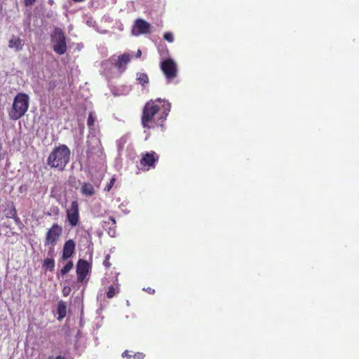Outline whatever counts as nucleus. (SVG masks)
Returning <instances> with one entry per match:
<instances>
[{"instance_id": "nucleus-1", "label": "nucleus", "mask_w": 359, "mask_h": 359, "mask_svg": "<svg viewBox=\"0 0 359 359\" xmlns=\"http://www.w3.org/2000/svg\"><path fill=\"white\" fill-rule=\"evenodd\" d=\"M171 104L168 101L157 98L150 100L144 106L141 116L143 128L151 129L163 127L170 111Z\"/></svg>"}, {"instance_id": "nucleus-2", "label": "nucleus", "mask_w": 359, "mask_h": 359, "mask_svg": "<svg viewBox=\"0 0 359 359\" xmlns=\"http://www.w3.org/2000/svg\"><path fill=\"white\" fill-rule=\"evenodd\" d=\"M71 151L65 144L55 147L47 158V164L51 168L63 171L70 160Z\"/></svg>"}, {"instance_id": "nucleus-3", "label": "nucleus", "mask_w": 359, "mask_h": 359, "mask_svg": "<svg viewBox=\"0 0 359 359\" xmlns=\"http://www.w3.org/2000/svg\"><path fill=\"white\" fill-rule=\"evenodd\" d=\"M29 104V96L25 93H18L13 100L12 107L8 112L11 119L18 120L27 111Z\"/></svg>"}, {"instance_id": "nucleus-4", "label": "nucleus", "mask_w": 359, "mask_h": 359, "mask_svg": "<svg viewBox=\"0 0 359 359\" xmlns=\"http://www.w3.org/2000/svg\"><path fill=\"white\" fill-rule=\"evenodd\" d=\"M50 40L53 43V50L59 54L63 55L67 51V41L65 32L60 27H55L50 34Z\"/></svg>"}, {"instance_id": "nucleus-5", "label": "nucleus", "mask_w": 359, "mask_h": 359, "mask_svg": "<svg viewBox=\"0 0 359 359\" xmlns=\"http://www.w3.org/2000/svg\"><path fill=\"white\" fill-rule=\"evenodd\" d=\"M160 67L168 83L172 82L177 76V66L172 59L168 58L163 60Z\"/></svg>"}, {"instance_id": "nucleus-6", "label": "nucleus", "mask_w": 359, "mask_h": 359, "mask_svg": "<svg viewBox=\"0 0 359 359\" xmlns=\"http://www.w3.org/2000/svg\"><path fill=\"white\" fill-rule=\"evenodd\" d=\"M62 233V228L58 224H53V226L48 230L45 241L44 245L55 246L60 237L61 236Z\"/></svg>"}, {"instance_id": "nucleus-7", "label": "nucleus", "mask_w": 359, "mask_h": 359, "mask_svg": "<svg viewBox=\"0 0 359 359\" xmlns=\"http://www.w3.org/2000/svg\"><path fill=\"white\" fill-rule=\"evenodd\" d=\"M159 160V156L154 151L145 152L142 154V157L140 161V165L142 169L149 170L150 168H154L156 163Z\"/></svg>"}, {"instance_id": "nucleus-8", "label": "nucleus", "mask_w": 359, "mask_h": 359, "mask_svg": "<svg viewBox=\"0 0 359 359\" xmlns=\"http://www.w3.org/2000/svg\"><path fill=\"white\" fill-rule=\"evenodd\" d=\"M67 219L72 226H76L79 221V208L77 201H73L67 210Z\"/></svg>"}, {"instance_id": "nucleus-9", "label": "nucleus", "mask_w": 359, "mask_h": 359, "mask_svg": "<svg viewBox=\"0 0 359 359\" xmlns=\"http://www.w3.org/2000/svg\"><path fill=\"white\" fill-rule=\"evenodd\" d=\"M151 32V26L147 21L142 19H137L135 21L134 26L132 29V34L134 36L140 34H150Z\"/></svg>"}, {"instance_id": "nucleus-10", "label": "nucleus", "mask_w": 359, "mask_h": 359, "mask_svg": "<svg viewBox=\"0 0 359 359\" xmlns=\"http://www.w3.org/2000/svg\"><path fill=\"white\" fill-rule=\"evenodd\" d=\"M90 269V265L86 260L80 259L78 261L77 264H76V274H77V281L79 283L83 282V280L86 278Z\"/></svg>"}, {"instance_id": "nucleus-11", "label": "nucleus", "mask_w": 359, "mask_h": 359, "mask_svg": "<svg viewBox=\"0 0 359 359\" xmlns=\"http://www.w3.org/2000/svg\"><path fill=\"white\" fill-rule=\"evenodd\" d=\"M75 243L72 239H69L65 243L62 257L63 260H66L73 255L75 251Z\"/></svg>"}, {"instance_id": "nucleus-12", "label": "nucleus", "mask_w": 359, "mask_h": 359, "mask_svg": "<svg viewBox=\"0 0 359 359\" xmlns=\"http://www.w3.org/2000/svg\"><path fill=\"white\" fill-rule=\"evenodd\" d=\"M131 60V56L128 53H123L118 57V60L115 64V67L120 72H123L126 70V66Z\"/></svg>"}, {"instance_id": "nucleus-13", "label": "nucleus", "mask_w": 359, "mask_h": 359, "mask_svg": "<svg viewBox=\"0 0 359 359\" xmlns=\"http://www.w3.org/2000/svg\"><path fill=\"white\" fill-rule=\"evenodd\" d=\"M103 227L108 229V233L114 237L116 233V222L113 217H109L107 220L103 222Z\"/></svg>"}, {"instance_id": "nucleus-14", "label": "nucleus", "mask_w": 359, "mask_h": 359, "mask_svg": "<svg viewBox=\"0 0 359 359\" xmlns=\"http://www.w3.org/2000/svg\"><path fill=\"white\" fill-rule=\"evenodd\" d=\"M24 46L23 41L18 36L13 35L8 41V47L15 51L22 50Z\"/></svg>"}, {"instance_id": "nucleus-15", "label": "nucleus", "mask_w": 359, "mask_h": 359, "mask_svg": "<svg viewBox=\"0 0 359 359\" xmlns=\"http://www.w3.org/2000/svg\"><path fill=\"white\" fill-rule=\"evenodd\" d=\"M81 192L86 196H93L95 194V189L89 182H83L81 186Z\"/></svg>"}, {"instance_id": "nucleus-16", "label": "nucleus", "mask_w": 359, "mask_h": 359, "mask_svg": "<svg viewBox=\"0 0 359 359\" xmlns=\"http://www.w3.org/2000/svg\"><path fill=\"white\" fill-rule=\"evenodd\" d=\"M57 320H61L63 319L67 314V304L63 301H60L57 304Z\"/></svg>"}, {"instance_id": "nucleus-17", "label": "nucleus", "mask_w": 359, "mask_h": 359, "mask_svg": "<svg viewBox=\"0 0 359 359\" xmlns=\"http://www.w3.org/2000/svg\"><path fill=\"white\" fill-rule=\"evenodd\" d=\"M119 292L120 285L118 283H116L114 285H110L106 293L107 297L108 299H112L116 294L119 293Z\"/></svg>"}, {"instance_id": "nucleus-18", "label": "nucleus", "mask_w": 359, "mask_h": 359, "mask_svg": "<svg viewBox=\"0 0 359 359\" xmlns=\"http://www.w3.org/2000/svg\"><path fill=\"white\" fill-rule=\"evenodd\" d=\"M43 267L53 271L55 269V261L53 258H46L43 260Z\"/></svg>"}, {"instance_id": "nucleus-19", "label": "nucleus", "mask_w": 359, "mask_h": 359, "mask_svg": "<svg viewBox=\"0 0 359 359\" xmlns=\"http://www.w3.org/2000/svg\"><path fill=\"white\" fill-rule=\"evenodd\" d=\"M137 80L142 86H144L149 81V76L146 73H137Z\"/></svg>"}, {"instance_id": "nucleus-20", "label": "nucleus", "mask_w": 359, "mask_h": 359, "mask_svg": "<svg viewBox=\"0 0 359 359\" xmlns=\"http://www.w3.org/2000/svg\"><path fill=\"white\" fill-rule=\"evenodd\" d=\"M74 266V264L72 261H69L61 269L60 273L62 276H65L67 273H69Z\"/></svg>"}, {"instance_id": "nucleus-21", "label": "nucleus", "mask_w": 359, "mask_h": 359, "mask_svg": "<svg viewBox=\"0 0 359 359\" xmlns=\"http://www.w3.org/2000/svg\"><path fill=\"white\" fill-rule=\"evenodd\" d=\"M17 214V210L13 204L11 205V208L6 213V217L7 218H13L15 217Z\"/></svg>"}, {"instance_id": "nucleus-22", "label": "nucleus", "mask_w": 359, "mask_h": 359, "mask_svg": "<svg viewBox=\"0 0 359 359\" xmlns=\"http://www.w3.org/2000/svg\"><path fill=\"white\" fill-rule=\"evenodd\" d=\"M95 118L92 112H90L88 115V120H87V125L89 128H93L94 126V124H95Z\"/></svg>"}, {"instance_id": "nucleus-23", "label": "nucleus", "mask_w": 359, "mask_h": 359, "mask_svg": "<svg viewBox=\"0 0 359 359\" xmlns=\"http://www.w3.org/2000/svg\"><path fill=\"white\" fill-rule=\"evenodd\" d=\"M116 178L114 177H111L109 182H108L105 186L104 191H109L111 189L112 187L114 186Z\"/></svg>"}, {"instance_id": "nucleus-24", "label": "nucleus", "mask_w": 359, "mask_h": 359, "mask_svg": "<svg viewBox=\"0 0 359 359\" xmlns=\"http://www.w3.org/2000/svg\"><path fill=\"white\" fill-rule=\"evenodd\" d=\"M163 39L170 43L174 41L173 34L171 32H165L163 35Z\"/></svg>"}, {"instance_id": "nucleus-25", "label": "nucleus", "mask_w": 359, "mask_h": 359, "mask_svg": "<svg viewBox=\"0 0 359 359\" xmlns=\"http://www.w3.org/2000/svg\"><path fill=\"white\" fill-rule=\"evenodd\" d=\"M109 259H110V255H107L105 257H104V259L103 261V265L107 268V269H109L110 266H111V263L109 262Z\"/></svg>"}, {"instance_id": "nucleus-26", "label": "nucleus", "mask_w": 359, "mask_h": 359, "mask_svg": "<svg viewBox=\"0 0 359 359\" xmlns=\"http://www.w3.org/2000/svg\"><path fill=\"white\" fill-rule=\"evenodd\" d=\"M133 357L134 359H144L145 355L143 353L137 352L135 353Z\"/></svg>"}, {"instance_id": "nucleus-27", "label": "nucleus", "mask_w": 359, "mask_h": 359, "mask_svg": "<svg viewBox=\"0 0 359 359\" xmlns=\"http://www.w3.org/2000/svg\"><path fill=\"white\" fill-rule=\"evenodd\" d=\"M143 290L147 292L149 294H154V293H155V290L150 287H144Z\"/></svg>"}, {"instance_id": "nucleus-28", "label": "nucleus", "mask_w": 359, "mask_h": 359, "mask_svg": "<svg viewBox=\"0 0 359 359\" xmlns=\"http://www.w3.org/2000/svg\"><path fill=\"white\" fill-rule=\"evenodd\" d=\"M23 1H24L25 6L27 7L32 6L36 1V0H23Z\"/></svg>"}, {"instance_id": "nucleus-29", "label": "nucleus", "mask_w": 359, "mask_h": 359, "mask_svg": "<svg viewBox=\"0 0 359 359\" xmlns=\"http://www.w3.org/2000/svg\"><path fill=\"white\" fill-rule=\"evenodd\" d=\"M71 291V289L69 287H65L62 290V294L65 297H67L69 295V292Z\"/></svg>"}, {"instance_id": "nucleus-30", "label": "nucleus", "mask_w": 359, "mask_h": 359, "mask_svg": "<svg viewBox=\"0 0 359 359\" xmlns=\"http://www.w3.org/2000/svg\"><path fill=\"white\" fill-rule=\"evenodd\" d=\"M54 247L55 246H52L50 245V248H49V250L48 252V255L50 257V258H52L54 255H55V249H54Z\"/></svg>"}, {"instance_id": "nucleus-31", "label": "nucleus", "mask_w": 359, "mask_h": 359, "mask_svg": "<svg viewBox=\"0 0 359 359\" xmlns=\"http://www.w3.org/2000/svg\"><path fill=\"white\" fill-rule=\"evenodd\" d=\"M122 357L123 358H126L127 359H130L132 355L129 354V352L128 351H125L123 353H122Z\"/></svg>"}, {"instance_id": "nucleus-32", "label": "nucleus", "mask_w": 359, "mask_h": 359, "mask_svg": "<svg viewBox=\"0 0 359 359\" xmlns=\"http://www.w3.org/2000/svg\"><path fill=\"white\" fill-rule=\"evenodd\" d=\"M48 359H65V357L60 355L56 357H49Z\"/></svg>"}, {"instance_id": "nucleus-33", "label": "nucleus", "mask_w": 359, "mask_h": 359, "mask_svg": "<svg viewBox=\"0 0 359 359\" xmlns=\"http://www.w3.org/2000/svg\"><path fill=\"white\" fill-rule=\"evenodd\" d=\"M13 219L15 220L16 223H19L20 222V218L18 217L17 214L15 215V217H13Z\"/></svg>"}, {"instance_id": "nucleus-34", "label": "nucleus", "mask_w": 359, "mask_h": 359, "mask_svg": "<svg viewBox=\"0 0 359 359\" xmlns=\"http://www.w3.org/2000/svg\"><path fill=\"white\" fill-rule=\"evenodd\" d=\"M142 55V51L140 50H138L136 53V57H140Z\"/></svg>"}, {"instance_id": "nucleus-35", "label": "nucleus", "mask_w": 359, "mask_h": 359, "mask_svg": "<svg viewBox=\"0 0 359 359\" xmlns=\"http://www.w3.org/2000/svg\"><path fill=\"white\" fill-rule=\"evenodd\" d=\"M55 85L54 83L53 84V86H50V88H54Z\"/></svg>"}]
</instances>
